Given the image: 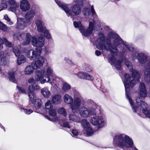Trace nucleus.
Masks as SVG:
<instances>
[{
	"label": "nucleus",
	"instance_id": "f257e3e1",
	"mask_svg": "<svg viewBox=\"0 0 150 150\" xmlns=\"http://www.w3.org/2000/svg\"><path fill=\"white\" fill-rule=\"evenodd\" d=\"M108 36L110 40H105L103 34L100 32L98 35V38L96 41V47L100 50L110 51L111 54L108 57L109 61L111 65H114L117 69L120 70L121 63L123 61L120 59L117 60L118 50L117 47L120 48L122 44L123 47L120 49V54H124L131 52L132 57L133 58L137 56V51L130 44L123 41L117 34L110 32L108 34Z\"/></svg>",
	"mask_w": 150,
	"mask_h": 150
},
{
	"label": "nucleus",
	"instance_id": "f03ea898",
	"mask_svg": "<svg viewBox=\"0 0 150 150\" xmlns=\"http://www.w3.org/2000/svg\"><path fill=\"white\" fill-rule=\"evenodd\" d=\"M83 12L84 16L86 18L91 19L92 18L91 17H94L93 19V22L89 21L88 29L85 30L84 27L82 25L80 21H74L73 24L75 28H79V30L83 35L85 37H88L92 34L94 28L97 30H100L99 21L97 17H95L96 16V14L94 9L93 6H91V9L87 8H84Z\"/></svg>",
	"mask_w": 150,
	"mask_h": 150
},
{
	"label": "nucleus",
	"instance_id": "7ed1b4c3",
	"mask_svg": "<svg viewBox=\"0 0 150 150\" xmlns=\"http://www.w3.org/2000/svg\"><path fill=\"white\" fill-rule=\"evenodd\" d=\"M54 0L59 6L64 11L68 16H71L72 17L78 15L81 13V6L83 5V0H74L76 3L71 6V10L69 8V5L62 3L58 0Z\"/></svg>",
	"mask_w": 150,
	"mask_h": 150
},
{
	"label": "nucleus",
	"instance_id": "20e7f679",
	"mask_svg": "<svg viewBox=\"0 0 150 150\" xmlns=\"http://www.w3.org/2000/svg\"><path fill=\"white\" fill-rule=\"evenodd\" d=\"M113 144L115 146L123 149L132 147L133 146L132 140L125 134L115 135L113 138Z\"/></svg>",
	"mask_w": 150,
	"mask_h": 150
},
{
	"label": "nucleus",
	"instance_id": "39448f33",
	"mask_svg": "<svg viewBox=\"0 0 150 150\" xmlns=\"http://www.w3.org/2000/svg\"><path fill=\"white\" fill-rule=\"evenodd\" d=\"M31 43L32 45L36 47V49L38 50H41V48L44 46L45 43V39L42 35H41L38 39L35 37L31 38V36L29 33H27L26 35V39L23 42V45H28L30 42L31 39Z\"/></svg>",
	"mask_w": 150,
	"mask_h": 150
},
{
	"label": "nucleus",
	"instance_id": "423d86ee",
	"mask_svg": "<svg viewBox=\"0 0 150 150\" xmlns=\"http://www.w3.org/2000/svg\"><path fill=\"white\" fill-rule=\"evenodd\" d=\"M40 71L42 73L41 78L43 77L44 79H45V82L50 83L52 86H54V85L57 86L60 79L59 77H56L54 76L53 70L51 67H48L46 71L43 70Z\"/></svg>",
	"mask_w": 150,
	"mask_h": 150
},
{
	"label": "nucleus",
	"instance_id": "0eeeda50",
	"mask_svg": "<svg viewBox=\"0 0 150 150\" xmlns=\"http://www.w3.org/2000/svg\"><path fill=\"white\" fill-rule=\"evenodd\" d=\"M94 113L92 115L93 116L90 119L91 123L94 125H98V128L102 127L105 125L106 122L100 111L96 107Z\"/></svg>",
	"mask_w": 150,
	"mask_h": 150
},
{
	"label": "nucleus",
	"instance_id": "6e6552de",
	"mask_svg": "<svg viewBox=\"0 0 150 150\" xmlns=\"http://www.w3.org/2000/svg\"><path fill=\"white\" fill-rule=\"evenodd\" d=\"M35 15V12L33 10L28 12L25 16V22L23 18H17V22L16 25L17 28L20 29H23L25 26V23H29L33 19Z\"/></svg>",
	"mask_w": 150,
	"mask_h": 150
},
{
	"label": "nucleus",
	"instance_id": "1a4fd4ad",
	"mask_svg": "<svg viewBox=\"0 0 150 150\" xmlns=\"http://www.w3.org/2000/svg\"><path fill=\"white\" fill-rule=\"evenodd\" d=\"M88 106L89 109L84 106L81 107L80 109L79 113L82 117H87L94 113V111L97 106L96 104L92 102L89 104Z\"/></svg>",
	"mask_w": 150,
	"mask_h": 150
},
{
	"label": "nucleus",
	"instance_id": "9d476101",
	"mask_svg": "<svg viewBox=\"0 0 150 150\" xmlns=\"http://www.w3.org/2000/svg\"><path fill=\"white\" fill-rule=\"evenodd\" d=\"M37 25V30L38 32L44 33L46 38L49 39L51 38V36L48 31L47 30L45 27L43 25V22L40 19H37L35 22Z\"/></svg>",
	"mask_w": 150,
	"mask_h": 150
},
{
	"label": "nucleus",
	"instance_id": "9b49d317",
	"mask_svg": "<svg viewBox=\"0 0 150 150\" xmlns=\"http://www.w3.org/2000/svg\"><path fill=\"white\" fill-rule=\"evenodd\" d=\"M42 73L40 70H37L36 72V75L35 78H30L28 79V82L30 83L31 85H34L35 84L36 82L40 81V83L43 84L45 82V79H44L43 77L42 78Z\"/></svg>",
	"mask_w": 150,
	"mask_h": 150
},
{
	"label": "nucleus",
	"instance_id": "f8f14e48",
	"mask_svg": "<svg viewBox=\"0 0 150 150\" xmlns=\"http://www.w3.org/2000/svg\"><path fill=\"white\" fill-rule=\"evenodd\" d=\"M83 101V98H74V103L70 105V108L74 113L77 112L81 106V103Z\"/></svg>",
	"mask_w": 150,
	"mask_h": 150
},
{
	"label": "nucleus",
	"instance_id": "ddd939ff",
	"mask_svg": "<svg viewBox=\"0 0 150 150\" xmlns=\"http://www.w3.org/2000/svg\"><path fill=\"white\" fill-rule=\"evenodd\" d=\"M41 50H35L31 49L28 50L26 54L27 56L30 60H35L37 57L40 55L41 53Z\"/></svg>",
	"mask_w": 150,
	"mask_h": 150
},
{
	"label": "nucleus",
	"instance_id": "4468645a",
	"mask_svg": "<svg viewBox=\"0 0 150 150\" xmlns=\"http://www.w3.org/2000/svg\"><path fill=\"white\" fill-rule=\"evenodd\" d=\"M36 59L31 64L35 69H40L42 67L45 62V58L42 56L39 55Z\"/></svg>",
	"mask_w": 150,
	"mask_h": 150
},
{
	"label": "nucleus",
	"instance_id": "2eb2a0df",
	"mask_svg": "<svg viewBox=\"0 0 150 150\" xmlns=\"http://www.w3.org/2000/svg\"><path fill=\"white\" fill-rule=\"evenodd\" d=\"M8 3L9 7L8 10L16 13L19 7V4L15 0H8Z\"/></svg>",
	"mask_w": 150,
	"mask_h": 150
},
{
	"label": "nucleus",
	"instance_id": "dca6fc26",
	"mask_svg": "<svg viewBox=\"0 0 150 150\" xmlns=\"http://www.w3.org/2000/svg\"><path fill=\"white\" fill-rule=\"evenodd\" d=\"M20 8L23 11H26L30 9V4L27 0H21L20 2Z\"/></svg>",
	"mask_w": 150,
	"mask_h": 150
},
{
	"label": "nucleus",
	"instance_id": "f3484780",
	"mask_svg": "<svg viewBox=\"0 0 150 150\" xmlns=\"http://www.w3.org/2000/svg\"><path fill=\"white\" fill-rule=\"evenodd\" d=\"M137 58L140 64L145 63L147 60L149 59L148 57L146 54L142 53H138Z\"/></svg>",
	"mask_w": 150,
	"mask_h": 150
},
{
	"label": "nucleus",
	"instance_id": "a211bd4d",
	"mask_svg": "<svg viewBox=\"0 0 150 150\" xmlns=\"http://www.w3.org/2000/svg\"><path fill=\"white\" fill-rule=\"evenodd\" d=\"M1 50H0V59L1 63L2 65H5L6 64V58L10 55L8 52L6 53V52L2 51Z\"/></svg>",
	"mask_w": 150,
	"mask_h": 150
},
{
	"label": "nucleus",
	"instance_id": "6ab92c4d",
	"mask_svg": "<svg viewBox=\"0 0 150 150\" xmlns=\"http://www.w3.org/2000/svg\"><path fill=\"white\" fill-rule=\"evenodd\" d=\"M77 76L81 79H83L88 80H93V77L88 74L85 72H80L77 74Z\"/></svg>",
	"mask_w": 150,
	"mask_h": 150
},
{
	"label": "nucleus",
	"instance_id": "aec40b11",
	"mask_svg": "<svg viewBox=\"0 0 150 150\" xmlns=\"http://www.w3.org/2000/svg\"><path fill=\"white\" fill-rule=\"evenodd\" d=\"M31 103L34 104V106L36 109L35 112H40L39 110L40 109L42 105L41 100L40 99L36 98L34 100V102L33 103Z\"/></svg>",
	"mask_w": 150,
	"mask_h": 150
},
{
	"label": "nucleus",
	"instance_id": "412c9836",
	"mask_svg": "<svg viewBox=\"0 0 150 150\" xmlns=\"http://www.w3.org/2000/svg\"><path fill=\"white\" fill-rule=\"evenodd\" d=\"M4 43L6 46L10 47H12V45L11 43L8 41L6 38H4L3 39L0 38V50L3 49V44Z\"/></svg>",
	"mask_w": 150,
	"mask_h": 150
},
{
	"label": "nucleus",
	"instance_id": "4be33fe9",
	"mask_svg": "<svg viewBox=\"0 0 150 150\" xmlns=\"http://www.w3.org/2000/svg\"><path fill=\"white\" fill-rule=\"evenodd\" d=\"M63 98L64 102L68 104L71 105L73 103L74 99L70 96L68 94H66L64 96Z\"/></svg>",
	"mask_w": 150,
	"mask_h": 150
},
{
	"label": "nucleus",
	"instance_id": "5701e85b",
	"mask_svg": "<svg viewBox=\"0 0 150 150\" xmlns=\"http://www.w3.org/2000/svg\"><path fill=\"white\" fill-rule=\"evenodd\" d=\"M41 91L43 96L45 98H48L51 95V93L50 91L46 87H44L42 88Z\"/></svg>",
	"mask_w": 150,
	"mask_h": 150
},
{
	"label": "nucleus",
	"instance_id": "b1692460",
	"mask_svg": "<svg viewBox=\"0 0 150 150\" xmlns=\"http://www.w3.org/2000/svg\"><path fill=\"white\" fill-rule=\"evenodd\" d=\"M18 56V57L17 59V63L18 65H20L26 62V58L24 55H19Z\"/></svg>",
	"mask_w": 150,
	"mask_h": 150
},
{
	"label": "nucleus",
	"instance_id": "393cba45",
	"mask_svg": "<svg viewBox=\"0 0 150 150\" xmlns=\"http://www.w3.org/2000/svg\"><path fill=\"white\" fill-rule=\"evenodd\" d=\"M61 96L59 95H54L52 98V101L55 104H57L61 101Z\"/></svg>",
	"mask_w": 150,
	"mask_h": 150
},
{
	"label": "nucleus",
	"instance_id": "a878e982",
	"mask_svg": "<svg viewBox=\"0 0 150 150\" xmlns=\"http://www.w3.org/2000/svg\"><path fill=\"white\" fill-rule=\"evenodd\" d=\"M35 69L32 65H29L26 67L25 70V74L26 75L30 74L33 73Z\"/></svg>",
	"mask_w": 150,
	"mask_h": 150
},
{
	"label": "nucleus",
	"instance_id": "bb28decb",
	"mask_svg": "<svg viewBox=\"0 0 150 150\" xmlns=\"http://www.w3.org/2000/svg\"><path fill=\"white\" fill-rule=\"evenodd\" d=\"M15 72L13 71H10L8 72L9 80L15 83L17 82L15 78Z\"/></svg>",
	"mask_w": 150,
	"mask_h": 150
},
{
	"label": "nucleus",
	"instance_id": "cd10ccee",
	"mask_svg": "<svg viewBox=\"0 0 150 150\" xmlns=\"http://www.w3.org/2000/svg\"><path fill=\"white\" fill-rule=\"evenodd\" d=\"M25 36V34L24 33H18L14 35V39L19 40L23 39Z\"/></svg>",
	"mask_w": 150,
	"mask_h": 150
},
{
	"label": "nucleus",
	"instance_id": "c85d7f7f",
	"mask_svg": "<svg viewBox=\"0 0 150 150\" xmlns=\"http://www.w3.org/2000/svg\"><path fill=\"white\" fill-rule=\"evenodd\" d=\"M20 47L19 46L13 47L12 49V51L15 55L18 56L20 54Z\"/></svg>",
	"mask_w": 150,
	"mask_h": 150
},
{
	"label": "nucleus",
	"instance_id": "c756f323",
	"mask_svg": "<svg viewBox=\"0 0 150 150\" xmlns=\"http://www.w3.org/2000/svg\"><path fill=\"white\" fill-rule=\"evenodd\" d=\"M28 93L31 103H33L34 102V100L36 99V96L35 93L34 92H28Z\"/></svg>",
	"mask_w": 150,
	"mask_h": 150
},
{
	"label": "nucleus",
	"instance_id": "7c9ffc66",
	"mask_svg": "<svg viewBox=\"0 0 150 150\" xmlns=\"http://www.w3.org/2000/svg\"><path fill=\"white\" fill-rule=\"evenodd\" d=\"M69 118L70 120L74 122H79L80 121L79 117L71 114L69 115Z\"/></svg>",
	"mask_w": 150,
	"mask_h": 150
},
{
	"label": "nucleus",
	"instance_id": "2f4dec72",
	"mask_svg": "<svg viewBox=\"0 0 150 150\" xmlns=\"http://www.w3.org/2000/svg\"><path fill=\"white\" fill-rule=\"evenodd\" d=\"M85 130L86 131V134L88 136H91L92 135L93 133V130L90 127H86Z\"/></svg>",
	"mask_w": 150,
	"mask_h": 150
},
{
	"label": "nucleus",
	"instance_id": "473e14b6",
	"mask_svg": "<svg viewBox=\"0 0 150 150\" xmlns=\"http://www.w3.org/2000/svg\"><path fill=\"white\" fill-rule=\"evenodd\" d=\"M71 86L69 84L67 83H64L63 84L62 89L64 91H67L71 88Z\"/></svg>",
	"mask_w": 150,
	"mask_h": 150
},
{
	"label": "nucleus",
	"instance_id": "72a5a7b5",
	"mask_svg": "<svg viewBox=\"0 0 150 150\" xmlns=\"http://www.w3.org/2000/svg\"><path fill=\"white\" fill-rule=\"evenodd\" d=\"M82 125L85 129L86 127H90V124L86 120H83L81 121Z\"/></svg>",
	"mask_w": 150,
	"mask_h": 150
},
{
	"label": "nucleus",
	"instance_id": "f704fd0d",
	"mask_svg": "<svg viewBox=\"0 0 150 150\" xmlns=\"http://www.w3.org/2000/svg\"><path fill=\"white\" fill-rule=\"evenodd\" d=\"M57 111L54 108H52L49 110L50 115L53 117H55L56 115Z\"/></svg>",
	"mask_w": 150,
	"mask_h": 150
},
{
	"label": "nucleus",
	"instance_id": "c9c22d12",
	"mask_svg": "<svg viewBox=\"0 0 150 150\" xmlns=\"http://www.w3.org/2000/svg\"><path fill=\"white\" fill-rule=\"evenodd\" d=\"M45 108L49 110L53 108L51 104V101L50 100H48L45 103Z\"/></svg>",
	"mask_w": 150,
	"mask_h": 150
},
{
	"label": "nucleus",
	"instance_id": "e433bc0d",
	"mask_svg": "<svg viewBox=\"0 0 150 150\" xmlns=\"http://www.w3.org/2000/svg\"><path fill=\"white\" fill-rule=\"evenodd\" d=\"M8 28L6 25L0 21V30L4 31H7Z\"/></svg>",
	"mask_w": 150,
	"mask_h": 150
},
{
	"label": "nucleus",
	"instance_id": "4c0bfd02",
	"mask_svg": "<svg viewBox=\"0 0 150 150\" xmlns=\"http://www.w3.org/2000/svg\"><path fill=\"white\" fill-rule=\"evenodd\" d=\"M58 112L59 114H63L65 117L67 115L65 109L63 107L59 108L58 110Z\"/></svg>",
	"mask_w": 150,
	"mask_h": 150
},
{
	"label": "nucleus",
	"instance_id": "58836bf2",
	"mask_svg": "<svg viewBox=\"0 0 150 150\" xmlns=\"http://www.w3.org/2000/svg\"><path fill=\"white\" fill-rule=\"evenodd\" d=\"M21 110L23 111L25 114L29 115L33 112V110L30 109H26L24 108H21Z\"/></svg>",
	"mask_w": 150,
	"mask_h": 150
},
{
	"label": "nucleus",
	"instance_id": "ea45409f",
	"mask_svg": "<svg viewBox=\"0 0 150 150\" xmlns=\"http://www.w3.org/2000/svg\"><path fill=\"white\" fill-rule=\"evenodd\" d=\"M7 7V5L6 3L3 2L0 4V11L4 10Z\"/></svg>",
	"mask_w": 150,
	"mask_h": 150
},
{
	"label": "nucleus",
	"instance_id": "a19ab883",
	"mask_svg": "<svg viewBox=\"0 0 150 150\" xmlns=\"http://www.w3.org/2000/svg\"><path fill=\"white\" fill-rule=\"evenodd\" d=\"M17 88L18 89L20 93L23 94H25L26 93V91L24 88L22 87H20L18 86H17Z\"/></svg>",
	"mask_w": 150,
	"mask_h": 150
},
{
	"label": "nucleus",
	"instance_id": "79ce46f5",
	"mask_svg": "<svg viewBox=\"0 0 150 150\" xmlns=\"http://www.w3.org/2000/svg\"><path fill=\"white\" fill-rule=\"evenodd\" d=\"M35 90L34 85H31L29 86L28 88V92H34Z\"/></svg>",
	"mask_w": 150,
	"mask_h": 150
},
{
	"label": "nucleus",
	"instance_id": "37998d69",
	"mask_svg": "<svg viewBox=\"0 0 150 150\" xmlns=\"http://www.w3.org/2000/svg\"><path fill=\"white\" fill-rule=\"evenodd\" d=\"M74 98H82L79 92L76 91H74Z\"/></svg>",
	"mask_w": 150,
	"mask_h": 150
},
{
	"label": "nucleus",
	"instance_id": "c03bdc74",
	"mask_svg": "<svg viewBox=\"0 0 150 150\" xmlns=\"http://www.w3.org/2000/svg\"><path fill=\"white\" fill-rule=\"evenodd\" d=\"M78 134V131L75 129H73L72 131V136L74 137L77 138Z\"/></svg>",
	"mask_w": 150,
	"mask_h": 150
},
{
	"label": "nucleus",
	"instance_id": "a18cd8bd",
	"mask_svg": "<svg viewBox=\"0 0 150 150\" xmlns=\"http://www.w3.org/2000/svg\"><path fill=\"white\" fill-rule=\"evenodd\" d=\"M64 60L66 63L69 64H70L71 65H74V64L72 62L71 60H69L67 58H64Z\"/></svg>",
	"mask_w": 150,
	"mask_h": 150
},
{
	"label": "nucleus",
	"instance_id": "49530a36",
	"mask_svg": "<svg viewBox=\"0 0 150 150\" xmlns=\"http://www.w3.org/2000/svg\"><path fill=\"white\" fill-rule=\"evenodd\" d=\"M63 126L65 128H70L71 127V125H69L67 122H64L63 124Z\"/></svg>",
	"mask_w": 150,
	"mask_h": 150
},
{
	"label": "nucleus",
	"instance_id": "de8ad7c7",
	"mask_svg": "<svg viewBox=\"0 0 150 150\" xmlns=\"http://www.w3.org/2000/svg\"><path fill=\"white\" fill-rule=\"evenodd\" d=\"M52 51L50 49L48 48H46L45 49V52L47 54H48L52 52Z\"/></svg>",
	"mask_w": 150,
	"mask_h": 150
},
{
	"label": "nucleus",
	"instance_id": "09e8293b",
	"mask_svg": "<svg viewBox=\"0 0 150 150\" xmlns=\"http://www.w3.org/2000/svg\"><path fill=\"white\" fill-rule=\"evenodd\" d=\"M95 54L97 56H99L101 54V52L97 50L95 52Z\"/></svg>",
	"mask_w": 150,
	"mask_h": 150
},
{
	"label": "nucleus",
	"instance_id": "8fccbe9b",
	"mask_svg": "<svg viewBox=\"0 0 150 150\" xmlns=\"http://www.w3.org/2000/svg\"><path fill=\"white\" fill-rule=\"evenodd\" d=\"M35 90H39L40 89V87L37 84H35L34 85Z\"/></svg>",
	"mask_w": 150,
	"mask_h": 150
},
{
	"label": "nucleus",
	"instance_id": "3c124183",
	"mask_svg": "<svg viewBox=\"0 0 150 150\" xmlns=\"http://www.w3.org/2000/svg\"><path fill=\"white\" fill-rule=\"evenodd\" d=\"M4 19H5L7 21H10V19L8 17V16L6 15L4 16Z\"/></svg>",
	"mask_w": 150,
	"mask_h": 150
},
{
	"label": "nucleus",
	"instance_id": "603ef678",
	"mask_svg": "<svg viewBox=\"0 0 150 150\" xmlns=\"http://www.w3.org/2000/svg\"><path fill=\"white\" fill-rule=\"evenodd\" d=\"M7 23L9 25H11L13 24V22L10 19V21H7Z\"/></svg>",
	"mask_w": 150,
	"mask_h": 150
},
{
	"label": "nucleus",
	"instance_id": "864d4df0",
	"mask_svg": "<svg viewBox=\"0 0 150 150\" xmlns=\"http://www.w3.org/2000/svg\"><path fill=\"white\" fill-rule=\"evenodd\" d=\"M0 126H1V128H3L4 129V131H5V129L4 126L3 125H2L1 124H0Z\"/></svg>",
	"mask_w": 150,
	"mask_h": 150
},
{
	"label": "nucleus",
	"instance_id": "5fc2aeb1",
	"mask_svg": "<svg viewBox=\"0 0 150 150\" xmlns=\"http://www.w3.org/2000/svg\"><path fill=\"white\" fill-rule=\"evenodd\" d=\"M85 70L86 71H88V72H89L90 71H91V70H90V69H85Z\"/></svg>",
	"mask_w": 150,
	"mask_h": 150
},
{
	"label": "nucleus",
	"instance_id": "6e6d98bb",
	"mask_svg": "<svg viewBox=\"0 0 150 150\" xmlns=\"http://www.w3.org/2000/svg\"><path fill=\"white\" fill-rule=\"evenodd\" d=\"M134 150H138V149H137L136 147H134Z\"/></svg>",
	"mask_w": 150,
	"mask_h": 150
},
{
	"label": "nucleus",
	"instance_id": "4d7b16f0",
	"mask_svg": "<svg viewBox=\"0 0 150 150\" xmlns=\"http://www.w3.org/2000/svg\"><path fill=\"white\" fill-rule=\"evenodd\" d=\"M46 117L49 120H50V117H48V116H46Z\"/></svg>",
	"mask_w": 150,
	"mask_h": 150
},
{
	"label": "nucleus",
	"instance_id": "13d9d810",
	"mask_svg": "<svg viewBox=\"0 0 150 150\" xmlns=\"http://www.w3.org/2000/svg\"><path fill=\"white\" fill-rule=\"evenodd\" d=\"M120 0H117V1H120Z\"/></svg>",
	"mask_w": 150,
	"mask_h": 150
}]
</instances>
